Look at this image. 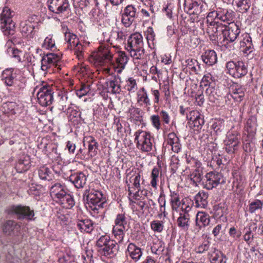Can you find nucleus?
<instances>
[{
    "instance_id": "f257e3e1",
    "label": "nucleus",
    "mask_w": 263,
    "mask_h": 263,
    "mask_svg": "<svg viewBox=\"0 0 263 263\" xmlns=\"http://www.w3.org/2000/svg\"><path fill=\"white\" fill-rule=\"evenodd\" d=\"M125 48L134 59H143L145 57L143 38L139 32L133 33L129 36Z\"/></svg>"
},
{
    "instance_id": "f03ea898",
    "label": "nucleus",
    "mask_w": 263,
    "mask_h": 263,
    "mask_svg": "<svg viewBox=\"0 0 263 263\" xmlns=\"http://www.w3.org/2000/svg\"><path fill=\"white\" fill-rule=\"evenodd\" d=\"M103 196L102 192L98 190H85L83 194V199L86 208L98 213V211L103 208L105 202Z\"/></svg>"
},
{
    "instance_id": "7ed1b4c3",
    "label": "nucleus",
    "mask_w": 263,
    "mask_h": 263,
    "mask_svg": "<svg viewBox=\"0 0 263 263\" xmlns=\"http://www.w3.org/2000/svg\"><path fill=\"white\" fill-rule=\"evenodd\" d=\"M135 143L137 147L142 152H149L152 150L154 139L149 133L138 130L134 134Z\"/></svg>"
},
{
    "instance_id": "20e7f679",
    "label": "nucleus",
    "mask_w": 263,
    "mask_h": 263,
    "mask_svg": "<svg viewBox=\"0 0 263 263\" xmlns=\"http://www.w3.org/2000/svg\"><path fill=\"white\" fill-rule=\"evenodd\" d=\"M13 11L5 7L1 14V28L4 34L7 36L12 35L15 31V23L12 20Z\"/></svg>"
},
{
    "instance_id": "39448f33",
    "label": "nucleus",
    "mask_w": 263,
    "mask_h": 263,
    "mask_svg": "<svg viewBox=\"0 0 263 263\" xmlns=\"http://www.w3.org/2000/svg\"><path fill=\"white\" fill-rule=\"evenodd\" d=\"M8 213L15 215L18 220L31 221L35 219L34 211L28 206L22 204L13 205L8 209Z\"/></svg>"
},
{
    "instance_id": "423d86ee",
    "label": "nucleus",
    "mask_w": 263,
    "mask_h": 263,
    "mask_svg": "<svg viewBox=\"0 0 263 263\" xmlns=\"http://www.w3.org/2000/svg\"><path fill=\"white\" fill-rule=\"evenodd\" d=\"M139 8L134 5L125 7L121 15V22L125 27H129L139 17Z\"/></svg>"
},
{
    "instance_id": "0eeeda50",
    "label": "nucleus",
    "mask_w": 263,
    "mask_h": 263,
    "mask_svg": "<svg viewBox=\"0 0 263 263\" xmlns=\"http://www.w3.org/2000/svg\"><path fill=\"white\" fill-rule=\"evenodd\" d=\"M226 68L229 73L235 78L242 77L248 72L247 65L242 61H229L226 64Z\"/></svg>"
},
{
    "instance_id": "6e6552de",
    "label": "nucleus",
    "mask_w": 263,
    "mask_h": 263,
    "mask_svg": "<svg viewBox=\"0 0 263 263\" xmlns=\"http://www.w3.org/2000/svg\"><path fill=\"white\" fill-rule=\"evenodd\" d=\"M224 143L226 151L229 154L234 153L240 144V135L238 132L234 130H229Z\"/></svg>"
},
{
    "instance_id": "1a4fd4ad",
    "label": "nucleus",
    "mask_w": 263,
    "mask_h": 263,
    "mask_svg": "<svg viewBox=\"0 0 263 263\" xmlns=\"http://www.w3.org/2000/svg\"><path fill=\"white\" fill-rule=\"evenodd\" d=\"M53 90L50 86H43L37 92L39 103L43 106H47L53 101Z\"/></svg>"
},
{
    "instance_id": "9d476101",
    "label": "nucleus",
    "mask_w": 263,
    "mask_h": 263,
    "mask_svg": "<svg viewBox=\"0 0 263 263\" xmlns=\"http://www.w3.org/2000/svg\"><path fill=\"white\" fill-rule=\"evenodd\" d=\"M226 24L217 21H211L207 29V33L209 34L210 40L212 41H218L221 39V35H223Z\"/></svg>"
},
{
    "instance_id": "9b49d317",
    "label": "nucleus",
    "mask_w": 263,
    "mask_h": 263,
    "mask_svg": "<svg viewBox=\"0 0 263 263\" xmlns=\"http://www.w3.org/2000/svg\"><path fill=\"white\" fill-rule=\"evenodd\" d=\"M222 179V175L221 173L212 171L206 174L202 184L204 188L210 190L216 187L219 184Z\"/></svg>"
},
{
    "instance_id": "f8f14e48",
    "label": "nucleus",
    "mask_w": 263,
    "mask_h": 263,
    "mask_svg": "<svg viewBox=\"0 0 263 263\" xmlns=\"http://www.w3.org/2000/svg\"><path fill=\"white\" fill-rule=\"evenodd\" d=\"M48 2L49 9L58 14L64 13L70 6L68 0H48Z\"/></svg>"
},
{
    "instance_id": "ddd939ff",
    "label": "nucleus",
    "mask_w": 263,
    "mask_h": 263,
    "mask_svg": "<svg viewBox=\"0 0 263 263\" xmlns=\"http://www.w3.org/2000/svg\"><path fill=\"white\" fill-rule=\"evenodd\" d=\"M125 255L128 259H130L134 262L139 261L143 256L142 249L135 243L130 242L126 249Z\"/></svg>"
},
{
    "instance_id": "4468645a",
    "label": "nucleus",
    "mask_w": 263,
    "mask_h": 263,
    "mask_svg": "<svg viewBox=\"0 0 263 263\" xmlns=\"http://www.w3.org/2000/svg\"><path fill=\"white\" fill-rule=\"evenodd\" d=\"M239 33L240 29L236 24L230 23L228 26L226 24L223 35V41L234 42L237 39Z\"/></svg>"
},
{
    "instance_id": "2eb2a0df",
    "label": "nucleus",
    "mask_w": 263,
    "mask_h": 263,
    "mask_svg": "<svg viewBox=\"0 0 263 263\" xmlns=\"http://www.w3.org/2000/svg\"><path fill=\"white\" fill-rule=\"evenodd\" d=\"M21 224L13 220L6 221L3 226V232L8 235L18 236L20 234Z\"/></svg>"
},
{
    "instance_id": "dca6fc26",
    "label": "nucleus",
    "mask_w": 263,
    "mask_h": 263,
    "mask_svg": "<svg viewBox=\"0 0 263 263\" xmlns=\"http://www.w3.org/2000/svg\"><path fill=\"white\" fill-rule=\"evenodd\" d=\"M186 118L190 120L191 127L194 128L195 130L200 129L204 122L203 118L197 111H191L190 114V117L187 115Z\"/></svg>"
},
{
    "instance_id": "f3484780",
    "label": "nucleus",
    "mask_w": 263,
    "mask_h": 263,
    "mask_svg": "<svg viewBox=\"0 0 263 263\" xmlns=\"http://www.w3.org/2000/svg\"><path fill=\"white\" fill-rule=\"evenodd\" d=\"M257 121L255 116H251L247 119L245 125V132L247 137L251 139L254 138L257 127Z\"/></svg>"
},
{
    "instance_id": "a211bd4d",
    "label": "nucleus",
    "mask_w": 263,
    "mask_h": 263,
    "mask_svg": "<svg viewBox=\"0 0 263 263\" xmlns=\"http://www.w3.org/2000/svg\"><path fill=\"white\" fill-rule=\"evenodd\" d=\"M70 181L74 186L78 189L82 188L86 183L87 177L86 175L82 172H79L71 174L69 177Z\"/></svg>"
},
{
    "instance_id": "6ab92c4d",
    "label": "nucleus",
    "mask_w": 263,
    "mask_h": 263,
    "mask_svg": "<svg viewBox=\"0 0 263 263\" xmlns=\"http://www.w3.org/2000/svg\"><path fill=\"white\" fill-rule=\"evenodd\" d=\"M211 263H226L227 258L220 251L216 248H212L208 253Z\"/></svg>"
},
{
    "instance_id": "aec40b11",
    "label": "nucleus",
    "mask_w": 263,
    "mask_h": 263,
    "mask_svg": "<svg viewBox=\"0 0 263 263\" xmlns=\"http://www.w3.org/2000/svg\"><path fill=\"white\" fill-rule=\"evenodd\" d=\"M99 52L97 54V59L96 61L100 65H104L105 63L110 61L112 58V54L110 51L107 48H103L99 47Z\"/></svg>"
},
{
    "instance_id": "412c9836",
    "label": "nucleus",
    "mask_w": 263,
    "mask_h": 263,
    "mask_svg": "<svg viewBox=\"0 0 263 263\" xmlns=\"http://www.w3.org/2000/svg\"><path fill=\"white\" fill-rule=\"evenodd\" d=\"M141 178L140 174L139 173H134L129 178L130 183H132L133 186L130 187L128 181H126V183L128 186V192L129 194H134V192L138 193L140 191V180Z\"/></svg>"
},
{
    "instance_id": "4be33fe9",
    "label": "nucleus",
    "mask_w": 263,
    "mask_h": 263,
    "mask_svg": "<svg viewBox=\"0 0 263 263\" xmlns=\"http://www.w3.org/2000/svg\"><path fill=\"white\" fill-rule=\"evenodd\" d=\"M66 193L65 187L59 183H55L50 187V196L55 201L59 200Z\"/></svg>"
},
{
    "instance_id": "5701e85b",
    "label": "nucleus",
    "mask_w": 263,
    "mask_h": 263,
    "mask_svg": "<svg viewBox=\"0 0 263 263\" xmlns=\"http://www.w3.org/2000/svg\"><path fill=\"white\" fill-rule=\"evenodd\" d=\"M77 227L81 232L88 233L91 232L94 228L93 222L91 220L87 218L78 220L77 222Z\"/></svg>"
},
{
    "instance_id": "b1692460",
    "label": "nucleus",
    "mask_w": 263,
    "mask_h": 263,
    "mask_svg": "<svg viewBox=\"0 0 263 263\" xmlns=\"http://www.w3.org/2000/svg\"><path fill=\"white\" fill-rule=\"evenodd\" d=\"M59 203L65 209H71L74 204L75 202L73 197L69 194L66 193L64 195L61 197L59 200L55 201Z\"/></svg>"
},
{
    "instance_id": "393cba45",
    "label": "nucleus",
    "mask_w": 263,
    "mask_h": 263,
    "mask_svg": "<svg viewBox=\"0 0 263 263\" xmlns=\"http://www.w3.org/2000/svg\"><path fill=\"white\" fill-rule=\"evenodd\" d=\"M2 77L5 84L8 86H11L15 83L16 75V73L14 72V69L10 68L3 71Z\"/></svg>"
},
{
    "instance_id": "a878e982",
    "label": "nucleus",
    "mask_w": 263,
    "mask_h": 263,
    "mask_svg": "<svg viewBox=\"0 0 263 263\" xmlns=\"http://www.w3.org/2000/svg\"><path fill=\"white\" fill-rule=\"evenodd\" d=\"M11 57L17 62L23 63L26 62V60L29 62V59H31L27 53L17 49L12 48L11 49Z\"/></svg>"
},
{
    "instance_id": "bb28decb",
    "label": "nucleus",
    "mask_w": 263,
    "mask_h": 263,
    "mask_svg": "<svg viewBox=\"0 0 263 263\" xmlns=\"http://www.w3.org/2000/svg\"><path fill=\"white\" fill-rule=\"evenodd\" d=\"M203 62L209 66H212L217 62V54L213 50H208L202 55Z\"/></svg>"
},
{
    "instance_id": "cd10ccee",
    "label": "nucleus",
    "mask_w": 263,
    "mask_h": 263,
    "mask_svg": "<svg viewBox=\"0 0 263 263\" xmlns=\"http://www.w3.org/2000/svg\"><path fill=\"white\" fill-rule=\"evenodd\" d=\"M117 250L116 243L112 240L109 241L107 246L101 249L99 252L102 255L112 257L116 254Z\"/></svg>"
},
{
    "instance_id": "c85d7f7f",
    "label": "nucleus",
    "mask_w": 263,
    "mask_h": 263,
    "mask_svg": "<svg viewBox=\"0 0 263 263\" xmlns=\"http://www.w3.org/2000/svg\"><path fill=\"white\" fill-rule=\"evenodd\" d=\"M57 104L61 110L65 111L69 107L70 103L68 101V96L65 92H61L58 93Z\"/></svg>"
},
{
    "instance_id": "c756f323",
    "label": "nucleus",
    "mask_w": 263,
    "mask_h": 263,
    "mask_svg": "<svg viewBox=\"0 0 263 263\" xmlns=\"http://www.w3.org/2000/svg\"><path fill=\"white\" fill-rule=\"evenodd\" d=\"M129 58L126 53L124 51H119L118 52L117 57L116 58V64L119 67L117 70L120 73L124 69L125 65L128 63Z\"/></svg>"
},
{
    "instance_id": "7c9ffc66",
    "label": "nucleus",
    "mask_w": 263,
    "mask_h": 263,
    "mask_svg": "<svg viewBox=\"0 0 263 263\" xmlns=\"http://www.w3.org/2000/svg\"><path fill=\"white\" fill-rule=\"evenodd\" d=\"M208 195L204 192H199L194 197L196 208H205L208 205Z\"/></svg>"
},
{
    "instance_id": "2f4dec72",
    "label": "nucleus",
    "mask_w": 263,
    "mask_h": 263,
    "mask_svg": "<svg viewBox=\"0 0 263 263\" xmlns=\"http://www.w3.org/2000/svg\"><path fill=\"white\" fill-rule=\"evenodd\" d=\"M219 16L218 18L222 22H226L229 25L230 23H234V12L232 11L227 9H223L219 10Z\"/></svg>"
},
{
    "instance_id": "473e14b6",
    "label": "nucleus",
    "mask_w": 263,
    "mask_h": 263,
    "mask_svg": "<svg viewBox=\"0 0 263 263\" xmlns=\"http://www.w3.org/2000/svg\"><path fill=\"white\" fill-rule=\"evenodd\" d=\"M210 221L209 214L205 212H199L196 214V225L200 229L201 227L209 225Z\"/></svg>"
},
{
    "instance_id": "72a5a7b5",
    "label": "nucleus",
    "mask_w": 263,
    "mask_h": 263,
    "mask_svg": "<svg viewBox=\"0 0 263 263\" xmlns=\"http://www.w3.org/2000/svg\"><path fill=\"white\" fill-rule=\"evenodd\" d=\"M120 82V78L119 77H116L114 79L107 81L106 85L112 93L119 94L121 91Z\"/></svg>"
},
{
    "instance_id": "f704fd0d",
    "label": "nucleus",
    "mask_w": 263,
    "mask_h": 263,
    "mask_svg": "<svg viewBox=\"0 0 263 263\" xmlns=\"http://www.w3.org/2000/svg\"><path fill=\"white\" fill-rule=\"evenodd\" d=\"M137 102L141 105L146 106L151 105V101L148 97V93L144 87L141 88L137 92Z\"/></svg>"
},
{
    "instance_id": "c9c22d12",
    "label": "nucleus",
    "mask_w": 263,
    "mask_h": 263,
    "mask_svg": "<svg viewBox=\"0 0 263 263\" xmlns=\"http://www.w3.org/2000/svg\"><path fill=\"white\" fill-rule=\"evenodd\" d=\"M177 224L179 228L184 231H187L190 225V215L179 214L177 219Z\"/></svg>"
},
{
    "instance_id": "e433bc0d",
    "label": "nucleus",
    "mask_w": 263,
    "mask_h": 263,
    "mask_svg": "<svg viewBox=\"0 0 263 263\" xmlns=\"http://www.w3.org/2000/svg\"><path fill=\"white\" fill-rule=\"evenodd\" d=\"M85 139L87 140L88 143V155L90 157H93L97 154L98 143L91 136L85 137Z\"/></svg>"
},
{
    "instance_id": "4c0bfd02",
    "label": "nucleus",
    "mask_w": 263,
    "mask_h": 263,
    "mask_svg": "<svg viewBox=\"0 0 263 263\" xmlns=\"http://www.w3.org/2000/svg\"><path fill=\"white\" fill-rule=\"evenodd\" d=\"M34 29V26L30 22H22L20 24V30L24 36L32 37Z\"/></svg>"
},
{
    "instance_id": "58836bf2",
    "label": "nucleus",
    "mask_w": 263,
    "mask_h": 263,
    "mask_svg": "<svg viewBox=\"0 0 263 263\" xmlns=\"http://www.w3.org/2000/svg\"><path fill=\"white\" fill-rule=\"evenodd\" d=\"M63 31H65V40L68 45V48H72V45L78 42L79 40L74 34L69 31V29L67 27H63Z\"/></svg>"
},
{
    "instance_id": "ea45409f",
    "label": "nucleus",
    "mask_w": 263,
    "mask_h": 263,
    "mask_svg": "<svg viewBox=\"0 0 263 263\" xmlns=\"http://www.w3.org/2000/svg\"><path fill=\"white\" fill-rule=\"evenodd\" d=\"M202 171L199 168H196L191 173L189 177L193 183L197 185L202 180Z\"/></svg>"
},
{
    "instance_id": "a19ab883",
    "label": "nucleus",
    "mask_w": 263,
    "mask_h": 263,
    "mask_svg": "<svg viewBox=\"0 0 263 263\" xmlns=\"http://www.w3.org/2000/svg\"><path fill=\"white\" fill-rule=\"evenodd\" d=\"M170 201L172 210L177 211L181 204L179 194L175 192H171Z\"/></svg>"
},
{
    "instance_id": "79ce46f5",
    "label": "nucleus",
    "mask_w": 263,
    "mask_h": 263,
    "mask_svg": "<svg viewBox=\"0 0 263 263\" xmlns=\"http://www.w3.org/2000/svg\"><path fill=\"white\" fill-rule=\"evenodd\" d=\"M115 224L114 227L127 230V221L124 214H118L115 220Z\"/></svg>"
},
{
    "instance_id": "37998d69",
    "label": "nucleus",
    "mask_w": 263,
    "mask_h": 263,
    "mask_svg": "<svg viewBox=\"0 0 263 263\" xmlns=\"http://www.w3.org/2000/svg\"><path fill=\"white\" fill-rule=\"evenodd\" d=\"M4 111L6 113L15 114L18 110L17 104L14 102H8L4 103L2 106Z\"/></svg>"
},
{
    "instance_id": "c03bdc74",
    "label": "nucleus",
    "mask_w": 263,
    "mask_h": 263,
    "mask_svg": "<svg viewBox=\"0 0 263 263\" xmlns=\"http://www.w3.org/2000/svg\"><path fill=\"white\" fill-rule=\"evenodd\" d=\"M39 177L42 180H50L52 179L51 172L49 168L46 166H43L39 170Z\"/></svg>"
},
{
    "instance_id": "a18cd8bd",
    "label": "nucleus",
    "mask_w": 263,
    "mask_h": 263,
    "mask_svg": "<svg viewBox=\"0 0 263 263\" xmlns=\"http://www.w3.org/2000/svg\"><path fill=\"white\" fill-rule=\"evenodd\" d=\"M73 50L74 54L79 60H81L83 57V51H84V46L80 43V41H78L72 45V48H70Z\"/></svg>"
},
{
    "instance_id": "49530a36",
    "label": "nucleus",
    "mask_w": 263,
    "mask_h": 263,
    "mask_svg": "<svg viewBox=\"0 0 263 263\" xmlns=\"http://www.w3.org/2000/svg\"><path fill=\"white\" fill-rule=\"evenodd\" d=\"M211 244L209 240H204L195 247V251L197 253L202 254L210 249Z\"/></svg>"
},
{
    "instance_id": "de8ad7c7",
    "label": "nucleus",
    "mask_w": 263,
    "mask_h": 263,
    "mask_svg": "<svg viewBox=\"0 0 263 263\" xmlns=\"http://www.w3.org/2000/svg\"><path fill=\"white\" fill-rule=\"evenodd\" d=\"M45 56L52 67L57 66V63L61 59V57L60 54L54 53H48L45 55Z\"/></svg>"
},
{
    "instance_id": "09e8293b",
    "label": "nucleus",
    "mask_w": 263,
    "mask_h": 263,
    "mask_svg": "<svg viewBox=\"0 0 263 263\" xmlns=\"http://www.w3.org/2000/svg\"><path fill=\"white\" fill-rule=\"evenodd\" d=\"M236 6L244 12H246L249 9L251 3L250 0H234Z\"/></svg>"
},
{
    "instance_id": "8fccbe9b",
    "label": "nucleus",
    "mask_w": 263,
    "mask_h": 263,
    "mask_svg": "<svg viewBox=\"0 0 263 263\" xmlns=\"http://www.w3.org/2000/svg\"><path fill=\"white\" fill-rule=\"evenodd\" d=\"M263 206V202L260 200L256 199L249 204V212L253 213L258 210H261Z\"/></svg>"
},
{
    "instance_id": "3c124183",
    "label": "nucleus",
    "mask_w": 263,
    "mask_h": 263,
    "mask_svg": "<svg viewBox=\"0 0 263 263\" xmlns=\"http://www.w3.org/2000/svg\"><path fill=\"white\" fill-rule=\"evenodd\" d=\"M126 229L117 228V227H114L112 233L118 242L121 243L122 242L124 236V231Z\"/></svg>"
},
{
    "instance_id": "603ef678",
    "label": "nucleus",
    "mask_w": 263,
    "mask_h": 263,
    "mask_svg": "<svg viewBox=\"0 0 263 263\" xmlns=\"http://www.w3.org/2000/svg\"><path fill=\"white\" fill-rule=\"evenodd\" d=\"M110 237L108 235H105L101 236L97 240L96 246L98 248V251L104 247L107 246L109 241H111Z\"/></svg>"
},
{
    "instance_id": "864d4df0",
    "label": "nucleus",
    "mask_w": 263,
    "mask_h": 263,
    "mask_svg": "<svg viewBox=\"0 0 263 263\" xmlns=\"http://www.w3.org/2000/svg\"><path fill=\"white\" fill-rule=\"evenodd\" d=\"M205 92L210 98L213 97L216 99H218V98L221 96L219 89L217 87H215L213 85L209 87L206 89Z\"/></svg>"
},
{
    "instance_id": "5fc2aeb1",
    "label": "nucleus",
    "mask_w": 263,
    "mask_h": 263,
    "mask_svg": "<svg viewBox=\"0 0 263 263\" xmlns=\"http://www.w3.org/2000/svg\"><path fill=\"white\" fill-rule=\"evenodd\" d=\"M159 170L158 168L155 167L152 171L151 178V185L154 188H156L157 182L159 180Z\"/></svg>"
},
{
    "instance_id": "6e6d98bb",
    "label": "nucleus",
    "mask_w": 263,
    "mask_h": 263,
    "mask_svg": "<svg viewBox=\"0 0 263 263\" xmlns=\"http://www.w3.org/2000/svg\"><path fill=\"white\" fill-rule=\"evenodd\" d=\"M214 215L216 218L222 217L226 212V209L223 204L215 205L213 207Z\"/></svg>"
},
{
    "instance_id": "4d7b16f0",
    "label": "nucleus",
    "mask_w": 263,
    "mask_h": 263,
    "mask_svg": "<svg viewBox=\"0 0 263 263\" xmlns=\"http://www.w3.org/2000/svg\"><path fill=\"white\" fill-rule=\"evenodd\" d=\"M151 228L155 232L161 233L164 228V222L160 220H154L151 223Z\"/></svg>"
},
{
    "instance_id": "13d9d810",
    "label": "nucleus",
    "mask_w": 263,
    "mask_h": 263,
    "mask_svg": "<svg viewBox=\"0 0 263 263\" xmlns=\"http://www.w3.org/2000/svg\"><path fill=\"white\" fill-rule=\"evenodd\" d=\"M125 88L129 92H134L137 89V85L136 80L133 78H129L126 80Z\"/></svg>"
},
{
    "instance_id": "bf43d9fd",
    "label": "nucleus",
    "mask_w": 263,
    "mask_h": 263,
    "mask_svg": "<svg viewBox=\"0 0 263 263\" xmlns=\"http://www.w3.org/2000/svg\"><path fill=\"white\" fill-rule=\"evenodd\" d=\"M42 46L45 49L51 50L55 47V42L52 39V35H49L45 38Z\"/></svg>"
},
{
    "instance_id": "052dcab7",
    "label": "nucleus",
    "mask_w": 263,
    "mask_h": 263,
    "mask_svg": "<svg viewBox=\"0 0 263 263\" xmlns=\"http://www.w3.org/2000/svg\"><path fill=\"white\" fill-rule=\"evenodd\" d=\"M150 121L152 125L157 129L159 130L161 128V121L159 115H153L150 117Z\"/></svg>"
},
{
    "instance_id": "680f3d73",
    "label": "nucleus",
    "mask_w": 263,
    "mask_h": 263,
    "mask_svg": "<svg viewBox=\"0 0 263 263\" xmlns=\"http://www.w3.org/2000/svg\"><path fill=\"white\" fill-rule=\"evenodd\" d=\"M231 93H236L239 95V97L245 96V88L241 86L236 84L231 86Z\"/></svg>"
},
{
    "instance_id": "e2e57ef3",
    "label": "nucleus",
    "mask_w": 263,
    "mask_h": 263,
    "mask_svg": "<svg viewBox=\"0 0 263 263\" xmlns=\"http://www.w3.org/2000/svg\"><path fill=\"white\" fill-rule=\"evenodd\" d=\"M52 67L50 63L48 61L45 56H43L41 60V69L45 72L44 74L50 71V69Z\"/></svg>"
},
{
    "instance_id": "0e129e2a",
    "label": "nucleus",
    "mask_w": 263,
    "mask_h": 263,
    "mask_svg": "<svg viewBox=\"0 0 263 263\" xmlns=\"http://www.w3.org/2000/svg\"><path fill=\"white\" fill-rule=\"evenodd\" d=\"M201 85L209 87L213 85L212 77L211 74L208 73L203 76L201 81Z\"/></svg>"
},
{
    "instance_id": "69168bd1",
    "label": "nucleus",
    "mask_w": 263,
    "mask_h": 263,
    "mask_svg": "<svg viewBox=\"0 0 263 263\" xmlns=\"http://www.w3.org/2000/svg\"><path fill=\"white\" fill-rule=\"evenodd\" d=\"M184 9H187V12H189L190 11L192 10H194L193 13H197L198 11L199 4L197 2H192L191 3H190L189 5L185 3L184 4Z\"/></svg>"
},
{
    "instance_id": "338daca9",
    "label": "nucleus",
    "mask_w": 263,
    "mask_h": 263,
    "mask_svg": "<svg viewBox=\"0 0 263 263\" xmlns=\"http://www.w3.org/2000/svg\"><path fill=\"white\" fill-rule=\"evenodd\" d=\"M152 252L153 253L160 255L164 250V246L160 242L158 244H155L151 247Z\"/></svg>"
},
{
    "instance_id": "774afa93",
    "label": "nucleus",
    "mask_w": 263,
    "mask_h": 263,
    "mask_svg": "<svg viewBox=\"0 0 263 263\" xmlns=\"http://www.w3.org/2000/svg\"><path fill=\"white\" fill-rule=\"evenodd\" d=\"M59 263H75L74 258L73 256L68 254L63 255L59 259Z\"/></svg>"
}]
</instances>
